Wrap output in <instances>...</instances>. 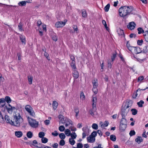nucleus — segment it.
<instances>
[{
  "label": "nucleus",
  "instance_id": "nucleus-1",
  "mask_svg": "<svg viewBox=\"0 0 148 148\" xmlns=\"http://www.w3.org/2000/svg\"><path fill=\"white\" fill-rule=\"evenodd\" d=\"M13 121H11V123L10 124L12 125L15 126L17 127L20 126L21 124L23 122V119L21 117L19 113H15L13 114Z\"/></svg>",
  "mask_w": 148,
  "mask_h": 148
},
{
  "label": "nucleus",
  "instance_id": "nucleus-2",
  "mask_svg": "<svg viewBox=\"0 0 148 148\" xmlns=\"http://www.w3.org/2000/svg\"><path fill=\"white\" fill-rule=\"evenodd\" d=\"M133 10V7L132 6L121 7L119 10V15L121 17H124L130 14Z\"/></svg>",
  "mask_w": 148,
  "mask_h": 148
},
{
  "label": "nucleus",
  "instance_id": "nucleus-3",
  "mask_svg": "<svg viewBox=\"0 0 148 148\" xmlns=\"http://www.w3.org/2000/svg\"><path fill=\"white\" fill-rule=\"evenodd\" d=\"M132 101L130 100L128 101H127L125 104L123 105L121 108V114L122 117L126 116L129 111V108L131 107L132 105Z\"/></svg>",
  "mask_w": 148,
  "mask_h": 148
},
{
  "label": "nucleus",
  "instance_id": "nucleus-4",
  "mask_svg": "<svg viewBox=\"0 0 148 148\" xmlns=\"http://www.w3.org/2000/svg\"><path fill=\"white\" fill-rule=\"evenodd\" d=\"M28 119V121L30 125L32 127L36 128L38 126V122L36 120L29 118V117L27 118Z\"/></svg>",
  "mask_w": 148,
  "mask_h": 148
},
{
  "label": "nucleus",
  "instance_id": "nucleus-5",
  "mask_svg": "<svg viewBox=\"0 0 148 148\" xmlns=\"http://www.w3.org/2000/svg\"><path fill=\"white\" fill-rule=\"evenodd\" d=\"M25 109L29 114L32 116H35V113L32 107L29 105H27L25 108Z\"/></svg>",
  "mask_w": 148,
  "mask_h": 148
},
{
  "label": "nucleus",
  "instance_id": "nucleus-6",
  "mask_svg": "<svg viewBox=\"0 0 148 148\" xmlns=\"http://www.w3.org/2000/svg\"><path fill=\"white\" fill-rule=\"evenodd\" d=\"M65 24V22L62 21H58L56 23L55 26L57 28L61 27H63Z\"/></svg>",
  "mask_w": 148,
  "mask_h": 148
},
{
  "label": "nucleus",
  "instance_id": "nucleus-7",
  "mask_svg": "<svg viewBox=\"0 0 148 148\" xmlns=\"http://www.w3.org/2000/svg\"><path fill=\"white\" fill-rule=\"evenodd\" d=\"M136 25V24L134 22H131L127 26V27L129 29L132 30L134 29Z\"/></svg>",
  "mask_w": 148,
  "mask_h": 148
},
{
  "label": "nucleus",
  "instance_id": "nucleus-8",
  "mask_svg": "<svg viewBox=\"0 0 148 148\" xmlns=\"http://www.w3.org/2000/svg\"><path fill=\"white\" fill-rule=\"evenodd\" d=\"M88 129V126L85 127H84L82 129V131L84 132L82 133V138H84L86 136V135H88V134H87L86 133V130Z\"/></svg>",
  "mask_w": 148,
  "mask_h": 148
},
{
  "label": "nucleus",
  "instance_id": "nucleus-9",
  "mask_svg": "<svg viewBox=\"0 0 148 148\" xmlns=\"http://www.w3.org/2000/svg\"><path fill=\"white\" fill-rule=\"evenodd\" d=\"M73 75L75 79H77L79 76L78 72L77 71L76 69L73 70Z\"/></svg>",
  "mask_w": 148,
  "mask_h": 148
},
{
  "label": "nucleus",
  "instance_id": "nucleus-10",
  "mask_svg": "<svg viewBox=\"0 0 148 148\" xmlns=\"http://www.w3.org/2000/svg\"><path fill=\"white\" fill-rule=\"evenodd\" d=\"M97 102V99L96 97H93L92 100V107L94 109H96V102Z\"/></svg>",
  "mask_w": 148,
  "mask_h": 148
},
{
  "label": "nucleus",
  "instance_id": "nucleus-11",
  "mask_svg": "<svg viewBox=\"0 0 148 148\" xmlns=\"http://www.w3.org/2000/svg\"><path fill=\"white\" fill-rule=\"evenodd\" d=\"M127 127V125L120 124L119 126V129L121 132L124 131Z\"/></svg>",
  "mask_w": 148,
  "mask_h": 148
},
{
  "label": "nucleus",
  "instance_id": "nucleus-12",
  "mask_svg": "<svg viewBox=\"0 0 148 148\" xmlns=\"http://www.w3.org/2000/svg\"><path fill=\"white\" fill-rule=\"evenodd\" d=\"M27 3H31V2L30 1H21L19 2L18 3V4L19 5V6L22 7L25 6L26 5Z\"/></svg>",
  "mask_w": 148,
  "mask_h": 148
},
{
  "label": "nucleus",
  "instance_id": "nucleus-13",
  "mask_svg": "<svg viewBox=\"0 0 148 148\" xmlns=\"http://www.w3.org/2000/svg\"><path fill=\"white\" fill-rule=\"evenodd\" d=\"M97 107H96V109H94L93 108V107H92V108L90 110L89 112L90 114H91L92 116H94L95 115L94 113L97 110Z\"/></svg>",
  "mask_w": 148,
  "mask_h": 148
},
{
  "label": "nucleus",
  "instance_id": "nucleus-14",
  "mask_svg": "<svg viewBox=\"0 0 148 148\" xmlns=\"http://www.w3.org/2000/svg\"><path fill=\"white\" fill-rule=\"evenodd\" d=\"M15 136L18 138L21 137L23 135V133L21 131H16L15 133Z\"/></svg>",
  "mask_w": 148,
  "mask_h": 148
},
{
  "label": "nucleus",
  "instance_id": "nucleus-15",
  "mask_svg": "<svg viewBox=\"0 0 148 148\" xmlns=\"http://www.w3.org/2000/svg\"><path fill=\"white\" fill-rule=\"evenodd\" d=\"M5 100L4 98H2L0 99V107H3L5 104Z\"/></svg>",
  "mask_w": 148,
  "mask_h": 148
},
{
  "label": "nucleus",
  "instance_id": "nucleus-16",
  "mask_svg": "<svg viewBox=\"0 0 148 148\" xmlns=\"http://www.w3.org/2000/svg\"><path fill=\"white\" fill-rule=\"evenodd\" d=\"M134 52L136 54H138L141 52L142 51L140 48L138 47H134Z\"/></svg>",
  "mask_w": 148,
  "mask_h": 148
},
{
  "label": "nucleus",
  "instance_id": "nucleus-17",
  "mask_svg": "<svg viewBox=\"0 0 148 148\" xmlns=\"http://www.w3.org/2000/svg\"><path fill=\"white\" fill-rule=\"evenodd\" d=\"M93 87H97L98 86V80L97 79H95L92 81Z\"/></svg>",
  "mask_w": 148,
  "mask_h": 148
},
{
  "label": "nucleus",
  "instance_id": "nucleus-18",
  "mask_svg": "<svg viewBox=\"0 0 148 148\" xmlns=\"http://www.w3.org/2000/svg\"><path fill=\"white\" fill-rule=\"evenodd\" d=\"M117 32L118 34L119 35H123L124 36V37H125V35L124 34V32L123 30L119 28L117 30Z\"/></svg>",
  "mask_w": 148,
  "mask_h": 148
},
{
  "label": "nucleus",
  "instance_id": "nucleus-19",
  "mask_svg": "<svg viewBox=\"0 0 148 148\" xmlns=\"http://www.w3.org/2000/svg\"><path fill=\"white\" fill-rule=\"evenodd\" d=\"M20 39L22 44H25V38L24 36H23L22 35H21L20 36Z\"/></svg>",
  "mask_w": 148,
  "mask_h": 148
},
{
  "label": "nucleus",
  "instance_id": "nucleus-20",
  "mask_svg": "<svg viewBox=\"0 0 148 148\" xmlns=\"http://www.w3.org/2000/svg\"><path fill=\"white\" fill-rule=\"evenodd\" d=\"M143 141V139L142 137L140 136H138L135 139V141L139 144H140Z\"/></svg>",
  "mask_w": 148,
  "mask_h": 148
},
{
  "label": "nucleus",
  "instance_id": "nucleus-21",
  "mask_svg": "<svg viewBox=\"0 0 148 148\" xmlns=\"http://www.w3.org/2000/svg\"><path fill=\"white\" fill-rule=\"evenodd\" d=\"M125 117H122V118L121 119L120 121V124L127 125V121L124 118Z\"/></svg>",
  "mask_w": 148,
  "mask_h": 148
},
{
  "label": "nucleus",
  "instance_id": "nucleus-22",
  "mask_svg": "<svg viewBox=\"0 0 148 148\" xmlns=\"http://www.w3.org/2000/svg\"><path fill=\"white\" fill-rule=\"evenodd\" d=\"M58 105V103L56 101H53L52 103V106L54 110H55L56 109Z\"/></svg>",
  "mask_w": 148,
  "mask_h": 148
},
{
  "label": "nucleus",
  "instance_id": "nucleus-23",
  "mask_svg": "<svg viewBox=\"0 0 148 148\" xmlns=\"http://www.w3.org/2000/svg\"><path fill=\"white\" fill-rule=\"evenodd\" d=\"M88 142L89 143L93 142V140H94V138L92 136L90 135L87 138Z\"/></svg>",
  "mask_w": 148,
  "mask_h": 148
},
{
  "label": "nucleus",
  "instance_id": "nucleus-24",
  "mask_svg": "<svg viewBox=\"0 0 148 148\" xmlns=\"http://www.w3.org/2000/svg\"><path fill=\"white\" fill-rule=\"evenodd\" d=\"M23 25V23L20 22L18 25V28L19 30L21 31H23L24 29L22 28Z\"/></svg>",
  "mask_w": 148,
  "mask_h": 148
},
{
  "label": "nucleus",
  "instance_id": "nucleus-25",
  "mask_svg": "<svg viewBox=\"0 0 148 148\" xmlns=\"http://www.w3.org/2000/svg\"><path fill=\"white\" fill-rule=\"evenodd\" d=\"M51 38L52 40L55 42L56 41L58 40V37L56 34L55 33H53L52 34Z\"/></svg>",
  "mask_w": 148,
  "mask_h": 148
},
{
  "label": "nucleus",
  "instance_id": "nucleus-26",
  "mask_svg": "<svg viewBox=\"0 0 148 148\" xmlns=\"http://www.w3.org/2000/svg\"><path fill=\"white\" fill-rule=\"evenodd\" d=\"M144 36L145 41L148 42V31H145V34H144Z\"/></svg>",
  "mask_w": 148,
  "mask_h": 148
},
{
  "label": "nucleus",
  "instance_id": "nucleus-27",
  "mask_svg": "<svg viewBox=\"0 0 148 148\" xmlns=\"http://www.w3.org/2000/svg\"><path fill=\"white\" fill-rule=\"evenodd\" d=\"M137 30L138 31V34H140L141 33L143 34L145 32L144 30L143 29L140 27H139L137 29Z\"/></svg>",
  "mask_w": 148,
  "mask_h": 148
},
{
  "label": "nucleus",
  "instance_id": "nucleus-28",
  "mask_svg": "<svg viewBox=\"0 0 148 148\" xmlns=\"http://www.w3.org/2000/svg\"><path fill=\"white\" fill-rule=\"evenodd\" d=\"M97 135V132L95 131H94L92 132L91 134V136L93 137L94 138V140H93V142H94L95 140V137Z\"/></svg>",
  "mask_w": 148,
  "mask_h": 148
},
{
  "label": "nucleus",
  "instance_id": "nucleus-29",
  "mask_svg": "<svg viewBox=\"0 0 148 148\" xmlns=\"http://www.w3.org/2000/svg\"><path fill=\"white\" fill-rule=\"evenodd\" d=\"M70 65L73 70L74 69H77V68L75 65V62H72L71 63Z\"/></svg>",
  "mask_w": 148,
  "mask_h": 148
},
{
  "label": "nucleus",
  "instance_id": "nucleus-30",
  "mask_svg": "<svg viewBox=\"0 0 148 148\" xmlns=\"http://www.w3.org/2000/svg\"><path fill=\"white\" fill-rule=\"evenodd\" d=\"M33 136V134L31 131H29L27 133V136L28 138H31Z\"/></svg>",
  "mask_w": 148,
  "mask_h": 148
},
{
  "label": "nucleus",
  "instance_id": "nucleus-31",
  "mask_svg": "<svg viewBox=\"0 0 148 148\" xmlns=\"http://www.w3.org/2000/svg\"><path fill=\"white\" fill-rule=\"evenodd\" d=\"M144 103V101L141 100L139 102L137 103V104L139 107H142L143 106V104Z\"/></svg>",
  "mask_w": 148,
  "mask_h": 148
},
{
  "label": "nucleus",
  "instance_id": "nucleus-32",
  "mask_svg": "<svg viewBox=\"0 0 148 148\" xmlns=\"http://www.w3.org/2000/svg\"><path fill=\"white\" fill-rule=\"evenodd\" d=\"M33 77L32 76H28V79L29 84H32Z\"/></svg>",
  "mask_w": 148,
  "mask_h": 148
},
{
  "label": "nucleus",
  "instance_id": "nucleus-33",
  "mask_svg": "<svg viewBox=\"0 0 148 148\" xmlns=\"http://www.w3.org/2000/svg\"><path fill=\"white\" fill-rule=\"evenodd\" d=\"M73 139V138H70L69 140V143L72 145H73L75 143V140Z\"/></svg>",
  "mask_w": 148,
  "mask_h": 148
},
{
  "label": "nucleus",
  "instance_id": "nucleus-34",
  "mask_svg": "<svg viewBox=\"0 0 148 148\" xmlns=\"http://www.w3.org/2000/svg\"><path fill=\"white\" fill-rule=\"evenodd\" d=\"M110 5L109 3L107 4L104 8V10L106 12H108L109 9Z\"/></svg>",
  "mask_w": 148,
  "mask_h": 148
},
{
  "label": "nucleus",
  "instance_id": "nucleus-35",
  "mask_svg": "<svg viewBox=\"0 0 148 148\" xmlns=\"http://www.w3.org/2000/svg\"><path fill=\"white\" fill-rule=\"evenodd\" d=\"M10 111H11L12 112H15L17 110L16 108L12 106L11 105H10Z\"/></svg>",
  "mask_w": 148,
  "mask_h": 148
},
{
  "label": "nucleus",
  "instance_id": "nucleus-36",
  "mask_svg": "<svg viewBox=\"0 0 148 148\" xmlns=\"http://www.w3.org/2000/svg\"><path fill=\"white\" fill-rule=\"evenodd\" d=\"M131 111L132 112V114L133 115H136L137 113V110L134 108H132L131 110Z\"/></svg>",
  "mask_w": 148,
  "mask_h": 148
},
{
  "label": "nucleus",
  "instance_id": "nucleus-37",
  "mask_svg": "<svg viewBox=\"0 0 148 148\" xmlns=\"http://www.w3.org/2000/svg\"><path fill=\"white\" fill-rule=\"evenodd\" d=\"M110 139L113 141H115L116 140V137L115 135H111L110 136Z\"/></svg>",
  "mask_w": 148,
  "mask_h": 148
},
{
  "label": "nucleus",
  "instance_id": "nucleus-38",
  "mask_svg": "<svg viewBox=\"0 0 148 148\" xmlns=\"http://www.w3.org/2000/svg\"><path fill=\"white\" fill-rule=\"evenodd\" d=\"M139 89H138L135 92L133 93V95L132 96V98L134 99L136 98L137 97L138 94L137 93V92L138 91Z\"/></svg>",
  "mask_w": 148,
  "mask_h": 148
},
{
  "label": "nucleus",
  "instance_id": "nucleus-39",
  "mask_svg": "<svg viewBox=\"0 0 148 148\" xmlns=\"http://www.w3.org/2000/svg\"><path fill=\"white\" fill-rule=\"evenodd\" d=\"M48 139L45 137H43L41 139L42 142L44 143H45L47 142Z\"/></svg>",
  "mask_w": 148,
  "mask_h": 148
},
{
  "label": "nucleus",
  "instance_id": "nucleus-40",
  "mask_svg": "<svg viewBox=\"0 0 148 148\" xmlns=\"http://www.w3.org/2000/svg\"><path fill=\"white\" fill-rule=\"evenodd\" d=\"M65 134L67 135V136H69L71 135V132L70 130L69 129H66L65 131Z\"/></svg>",
  "mask_w": 148,
  "mask_h": 148
},
{
  "label": "nucleus",
  "instance_id": "nucleus-41",
  "mask_svg": "<svg viewBox=\"0 0 148 148\" xmlns=\"http://www.w3.org/2000/svg\"><path fill=\"white\" fill-rule=\"evenodd\" d=\"M74 110L75 112L76 113L75 116L77 117L79 112V108L77 107L75 108Z\"/></svg>",
  "mask_w": 148,
  "mask_h": 148
},
{
  "label": "nucleus",
  "instance_id": "nucleus-42",
  "mask_svg": "<svg viewBox=\"0 0 148 148\" xmlns=\"http://www.w3.org/2000/svg\"><path fill=\"white\" fill-rule=\"evenodd\" d=\"M71 138H73V139H75L77 137V135L75 132H72L70 135Z\"/></svg>",
  "mask_w": 148,
  "mask_h": 148
},
{
  "label": "nucleus",
  "instance_id": "nucleus-43",
  "mask_svg": "<svg viewBox=\"0 0 148 148\" xmlns=\"http://www.w3.org/2000/svg\"><path fill=\"white\" fill-rule=\"evenodd\" d=\"M117 53L116 52L115 53H114L112 56L111 60L113 62L115 59Z\"/></svg>",
  "mask_w": 148,
  "mask_h": 148
},
{
  "label": "nucleus",
  "instance_id": "nucleus-44",
  "mask_svg": "<svg viewBox=\"0 0 148 148\" xmlns=\"http://www.w3.org/2000/svg\"><path fill=\"white\" fill-rule=\"evenodd\" d=\"M92 128L95 130H97L98 129V125L96 123H93L92 124Z\"/></svg>",
  "mask_w": 148,
  "mask_h": 148
},
{
  "label": "nucleus",
  "instance_id": "nucleus-45",
  "mask_svg": "<svg viewBox=\"0 0 148 148\" xmlns=\"http://www.w3.org/2000/svg\"><path fill=\"white\" fill-rule=\"evenodd\" d=\"M60 138L61 139H64L66 137L65 134L63 133H61L59 134Z\"/></svg>",
  "mask_w": 148,
  "mask_h": 148
},
{
  "label": "nucleus",
  "instance_id": "nucleus-46",
  "mask_svg": "<svg viewBox=\"0 0 148 148\" xmlns=\"http://www.w3.org/2000/svg\"><path fill=\"white\" fill-rule=\"evenodd\" d=\"M45 133L43 132H40L39 133L38 136L39 137L41 138H42L43 137H44V136H45Z\"/></svg>",
  "mask_w": 148,
  "mask_h": 148
},
{
  "label": "nucleus",
  "instance_id": "nucleus-47",
  "mask_svg": "<svg viewBox=\"0 0 148 148\" xmlns=\"http://www.w3.org/2000/svg\"><path fill=\"white\" fill-rule=\"evenodd\" d=\"M4 121L3 117V116L1 112H0V122L3 123Z\"/></svg>",
  "mask_w": 148,
  "mask_h": 148
},
{
  "label": "nucleus",
  "instance_id": "nucleus-48",
  "mask_svg": "<svg viewBox=\"0 0 148 148\" xmlns=\"http://www.w3.org/2000/svg\"><path fill=\"white\" fill-rule=\"evenodd\" d=\"M102 23L104 25V26L106 30H108L109 29L108 27H107L106 21L104 20H103L102 21Z\"/></svg>",
  "mask_w": 148,
  "mask_h": 148
},
{
  "label": "nucleus",
  "instance_id": "nucleus-49",
  "mask_svg": "<svg viewBox=\"0 0 148 148\" xmlns=\"http://www.w3.org/2000/svg\"><path fill=\"white\" fill-rule=\"evenodd\" d=\"M45 53H44V56L47 58V59L49 60H50L49 58V54L46 52V50L44 51Z\"/></svg>",
  "mask_w": 148,
  "mask_h": 148
},
{
  "label": "nucleus",
  "instance_id": "nucleus-50",
  "mask_svg": "<svg viewBox=\"0 0 148 148\" xmlns=\"http://www.w3.org/2000/svg\"><path fill=\"white\" fill-rule=\"evenodd\" d=\"M65 128L63 125H61L59 127V130L60 132H63Z\"/></svg>",
  "mask_w": 148,
  "mask_h": 148
},
{
  "label": "nucleus",
  "instance_id": "nucleus-51",
  "mask_svg": "<svg viewBox=\"0 0 148 148\" xmlns=\"http://www.w3.org/2000/svg\"><path fill=\"white\" fill-rule=\"evenodd\" d=\"M4 118L6 123H9V116L8 115H5Z\"/></svg>",
  "mask_w": 148,
  "mask_h": 148
},
{
  "label": "nucleus",
  "instance_id": "nucleus-52",
  "mask_svg": "<svg viewBox=\"0 0 148 148\" xmlns=\"http://www.w3.org/2000/svg\"><path fill=\"white\" fill-rule=\"evenodd\" d=\"M4 99L5 100V102L6 101L7 103L8 106H9V97L6 96Z\"/></svg>",
  "mask_w": 148,
  "mask_h": 148
},
{
  "label": "nucleus",
  "instance_id": "nucleus-53",
  "mask_svg": "<svg viewBox=\"0 0 148 148\" xmlns=\"http://www.w3.org/2000/svg\"><path fill=\"white\" fill-rule=\"evenodd\" d=\"M93 92H94V93L96 94L98 92V90L97 88V87H93L92 89Z\"/></svg>",
  "mask_w": 148,
  "mask_h": 148
},
{
  "label": "nucleus",
  "instance_id": "nucleus-54",
  "mask_svg": "<svg viewBox=\"0 0 148 148\" xmlns=\"http://www.w3.org/2000/svg\"><path fill=\"white\" fill-rule=\"evenodd\" d=\"M135 134L136 132L134 130H131L129 133V135L131 136L134 135Z\"/></svg>",
  "mask_w": 148,
  "mask_h": 148
},
{
  "label": "nucleus",
  "instance_id": "nucleus-55",
  "mask_svg": "<svg viewBox=\"0 0 148 148\" xmlns=\"http://www.w3.org/2000/svg\"><path fill=\"white\" fill-rule=\"evenodd\" d=\"M147 47V46H146L144 47L142 51L143 53H146L148 51Z\"/></svg>",
  "mask_w": 148,
  "mask_h": 148
},
{
  "label": "nucleus",
  "instance_id": "nucleus-56",
  "mask_svg": "<svg viewBox=\"0 0 148 148\" xmlns=\"http://www.w3.org/2000/svg\"><path fill=\"white\" fill-rule=\"evenodd\" d=\"M65 144V141L63 140H60L59 145L61 146H63Z\"/></svg>",
  "mask_w": 148,
  "mask_h": 148
},
{
  "label": "nucleus",
  "instance_id": "nucleus-57",
  "mask_svg": "<svg viewBox=\"0 0 148 148\" xmlns=\"http://www.w3.org/2000/svg\"><path fill=\"white\" fill-rule=\"evenodd\" d=\"M143 40H138L137 41V43L138 45H142L143 43Z\"/></svg>",
  "mask_w": 148,
  "mask_h": 148
},
{
  "label": "nucleus",
  "instance_id": "nucleus-58",
  "mask_svg": "<svg viewBox=\"0 0 148 148\" xmlns=\"http://www.w3.org/2000/svg\"><path fill=\"white\" fill-rule=\"evenodd\" d=\"M85 98V96L83 92H81L80 93V98L83 100Z\"/></svg>",
  "mask_w": 148,
  "mask_h": 148
},
{
  "label": "nucleus",
  "instance_id": "nucleus-59",
  "mask_svg": "<svg viewBox=\"0 0 148 148\" xmlns=\"http://www.w3.org/2000/svg\"><path fill=\"white\" fill-rule=\"evenodd\" d=\"M144 79V77L143 76H140L138 77V82H141Z\"/></svg>",
  "mask_w": 148,
  "mask_h": 148
},
{
  "label": "nucleus",
  "instance_id": "nucleus-60",
  "mask_svg": "<svg viewBox=\"0 0 148 148\" xmlns=\"http://www.w3.org/2000/svg\"><path fill=\"white\" fill-rule=\"evenodd\" d=\"M83 145L80 143H78L77 144V148H82L83 147Z\"/></svg>",
  "mask_w": 148,
  "mask_h": 148
},
{
  "label": "nucleus",
  "instance_id": "nucleus-61",
  "mask_svg": "<svg viewBox=\"0 0 148 148\" xmlns=\"http://www.w3.org/2000/svg\"><path fill=\"white\" fill-rule=\"evenodd\" d=\"M32 143H32L31 144H30V145L31 146H32V145L34 146V145H36L35 144H38V142L36 140H33Z\"/></svg>",
  "mask_w": 148,
  "mask_h": 148
},
{
  "label": "nucleus",
  "instance_id": "nucleus-62",
  "mask_svg": "<svg viewBox=\"0 0 148 148\" xmlns=\"http://www.w3.org/2000/svg\"><path fill=\"white\" fill-rule=\"evenodd\" d=\"M70 58L72 62H75V58L74 56L73 55H70Z\"/></svg>",
  "mask_w": 148,
  "mask_h": 148
},
{
  "label": "nucleus",
  "instance_id": "nucleus-63",
  "mask_svg": "<svg viewBox=\"0 0 148 148\" xmlns=\"http://www.w3.org/2000/svg\"><path fill=\"white\" fill-rule=\"evenodd\" d=\"M136 34H133V33H132L130 34V38H132L133 37H134V38H136Z\"/></svg>",
  "mask_w": 148,
  "mask_h": 148
},
{
  "label": "nucleus",
  "instance_id": "nucleus-64",
  "mask_svg": "<svg viewBox=\"0 0 148 148\" xmlns=\"http://www.w3.org/2000/svg\"><path fill=\"white\" fill-rule=\"evenodd\" d=\"M82 14L83 17L85 18L86 16V12L85 11H84L82 12Z\"/></svg>",
  "mask_w": 148,
  "mask_h": 148
}]
</instances>
